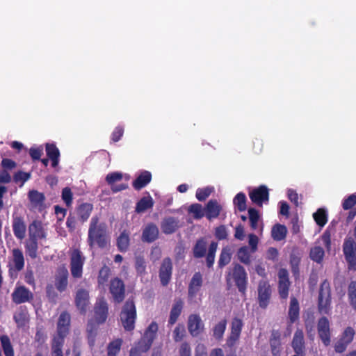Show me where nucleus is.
<instances>
[{
    "label": "nucleus",
    "mask_w": 356,
    "mask_h": 356,
    "mask_svg": "<svg viewBox=\"0 0 356 356\" xmlns=\"http://www.w3.org/2000/svg\"><path fill=\"white\" fill-rule=\"evenodd\" d=\"M108 242L106 234L104 225L99 223L98 218L93 217L91 219L90 226L88 231V243L91 248L97 245L100 248L105 247Z\"/></svg>",
    "instance_id": "f257e3e1"
},
{
    "label": "nucleus",
    "mask_w": 356,
    "mask_h": 356,
    "mask_svg": "<svg viewBox=\"0 0 356 356\" xmlns=\"http://www.w3.org/2000/svg\"><path fill=\"white\" fill-rule=\"evenodd\" d=\"M136 318V311L133 301L127 300L120 314V320L124 328L130 331L134 330Z\"/></svg>",
    "instance_id": "f03ea898"
},
{
    "label": "nucleus",
    "mask_w": 356,
    "mask_h": 356,
    "mask_svg": "<svg viewBox=\"0 0 356 356\" xmlns=\"http://www.w3.org/2000/svg\"><path fill=\"white\" fill-rule=\"evenodd\" d=\"M247 273L243 266L236 264L227 275V282L234 281L239 291L245 293L247 284Z\"/></svg>",
    "instance_id": "7ed1b4c3"
},
{
    "label": "nucleus",
    "mask_w": 356,
    "mask_h": 356,
    "mask_svg": "<svg viewBox=\"0 0 356 356\" xmlns=\"http://www.w3.org/2000/svg\"><path fill=\"white\" fill-rule=\"evenodd\" d=\"M343 253L348 264L349 269H356V243L352 238H348L343 243Z\"/></svg>",
    "instance_id": "20e7f679"
},
{
    "label": "nucleus",
    "mask_w": 356,
    "mask_h": 356,
    "mask_svg": "<svg viewBox=\"0 0 356 356\" xmlns=\"http://www.w3.org/2000/svg\"><path fill=\"white\" fill-rule=\"evenodd\" d=\"M330 291L328 284L323 283L321 286L319 298H318V309L321 314H328L330 310Z\"/></svg>",
    "instance_id": "39448f33"
},
{
    "label": "nucleus",
    "mask_w": 356,
    "mask_h": 356,
    "mask_svg": "<svg viewBox=\"0 0 356 356\" xmlns=\"http://www.w3.org/2000/svg\"><path fill=\"white\" fill-rule=\"evenodd\" d=\"M70 322V316L67 313L63 312L60 315L57 324V335L54 337L53 342L57 339L63 343V339L68 333Z\"/></svg>",
    "instance_id": "423d86ee"
},
{
    "label": "nucleus",
    "mask_w": 356,
    "mask_h": 356,
    "mask_svg": "<svg viewBox=\"0 0 356 356\" xmlns=\"http://www.w3.org/2000/svg\"><path fill=\"white\" fill-rule=\"evenodd\" d=\"M84 257L78 250H73L71 254V273L74 277H81L82 275Z\"/></svg>",
    "instance_id": "0eeeda50"
},
{
    "label": "nucleus",
    "mask_w": 356,
    "mask_h": 356,
    "mask_svg": "<svg viewBox=\"0 0 356 356\" xmlns=\"http://www.w3.org/2000/svg\"><path fill=\"white\" fill-rule=\"evenodd\" d=\"M188 330L193 337H197L204 329V323L199 315L191 314L188 318Z\"/></svg>",
    "instance_id": "6e6552de"
},
{
    "label": "nucleus",
    "mask_w": 356,
    "mask_h": 356,
    "mask_svg": "<svg viewBox=\"0 0 356 356\" xmlns=\"http://www.w3.org/2000/svg\"><path fill=\"white\" fill-rule=\"evenodd\" d=\"M12 227L15 236L19 240L24 239L26 232L24 218L22 216L13 215Z\"/></svg>",
    "instance_id": "1a4fd4ad"
},
{
    "label": "nucleus",
    "mask_w": 356,
    "mask_h": 356,
    "mask_svg": "<svg viewBox=\"0 0 356 356\" xmlns=\"http://www.w3.org/2000/svg\"><path fill=\"white\" fill-rule=\"evenodd\" d=\"M249 195L251 200L259 206L268 200V191L265 186H261L250 191Z\"/></svg>",
    "instance_id": "9d476101"
},
{
    "label": "nucleus",
    "mask_w": 356,
    "mask_h": 356,
    "mask_svg": "<svg viewBox=\"0 0 356 356\" xmlns=\"http://www.w3.org/2000/svg\"><path fill=\"white\" fill-rule=\"evenodd\" d=\"M12 297L14 302L21 304L31 300L33 293L26 287L18 286L15 289Z\"/></svg>",
    "instance_id": "9b49d317"
},
{
    "label": "nucleus",
    "mask_w": 356,
    "mask_h": 356,
    "mask_svg": "<svg viewBox=\"0 0 356 356\" xmlns=\"http://www.w3.org/2000/svg\"><path fill=\"white\" fill-rule=\"evenodd\" d=\"M158 325L155 323H152L145 332L143 339L139 342L143 346V351H147L151 346L153 340L155 338Z\"/></svg>",
    "instance_id": "f8f14e48"
},
{
    "label": "nucleus",
    "mask_w": 356,
    "mask_h": 356,
    "mask_svg": "<svg viewBox=\"0 0 356 356\" xmlns=\"http://www.w3.org/2000/svg\"><path fill=\"white\" fill-rule=\"evenodd\" d=\"M110 291L115 302H122L124 295V286L122 281L118 278L113 280L111 282Z\"/></svg>",
    "instance_id": "ddd939ff"
},
{
    "label": "nucleus",
    "mask_w": 356,
    "mask_h": 356,
    "mask_svg": "<svg viewBox=\"0 0 356 356\" xmlns=\"http://www.w3.org/2000/svg\"><path fill=\"white\" fill-rule=\"evenodd\" d=\"M318 332L324 345L328 346L330 343V323L326 318L323 317L319 320Z\"/></svg>",
    "instance_id": "4468645a"
},
{
    "label": "nucleus",
    "mask_w": 356,
    "mask_h": 356,
    "mask_svg": "<svg viewBox=\"0 0 356 356\" xmlns=\"http://www.w3.org/2000/svg\"><path fill=\"white\" fill-rule=\"evenodd\" d=\"M258 293L259 305L264 308L268 305L270 296V286L266 281L262 280L259 282Z\"/></svg>",
    "instance_id": "2eb2a0df"
},
{
    "label": "nucleus",
    "mask_w": 356,
    "mask_h": 356,
    "mask_svg": "<svg viewBox=\"0 0 356 356\" xmlns=\"http://www.w3.org/2000/svg\"><path fill=\"white\" fill-rule=\"evenodd\" d=\"M46 233L41 222L35 220L29 226V238L39 240L45 238Z\"/></svg>",
    "instance_id": "dca6fc26"
},
{
    "label": "nucleus",
    "mask_w": 356,
    "mask_h": 356,
    "mask_svg": "<svg viewBox=\"0 0 356 356\" xmlns=\"http://www.w3.org/2000/svg\"><path fill=\"white\" fill-rule=\"evenodd\" d=\"M279 292L282 298H286L288 296L289 282L288 273L285 269H280L278 273Z\"/></svg>",
    "instance_id": "f3484780"
},
{
    "label": "nucleus",
    "mask_w": 356,
    "mask_h": 356,
    "mask_svg": "<svg viewBox=\"0 0 356 356\" xmlns=\"http://www.w3.org/2000/svg\"><path fill=\"white\" fill-rule=\"evenodd\" d=\"M243 323L241 320L234 318L232 322L231 334L227 340V344L232 346L238 339Z\"/></svg>",
    "instance_id": "a211bd4d"
},
{
    "label": "nucleus",
    "mask_w": 356,
    "mask_h": 356,
    "mask_svg": "<svg viewBox=\"0 0 356 356\" xmlns=\"http://www.w3.org/2000/svg\"><path fill=\"white\" fill-rule=\"evenodd\" d=\"M76 307L81 312H86L89 304V294L86 290H78L75 297Z\"/></svg>",
    "instance_id": "6ab92c4d"
},
{
    "label": "nucleus",
    "mask_w": 356,
    "mask_h": 356,
    "mask_svg": "<svg viewBox=\"0 0 356 356\" xmlns=\"http://www.w3.org/2000/svg\"><path fill=\"white\" fill-rule=\"evenodd\" d=\"M292 347L297 355L303 356L305 343L302 330H297L292 341Z\"/></svg>",
    "instance_id": "aec40b11"
},
{
    "label": "nucleus",
    "mask_w": 356,
    "mask_h": 356,
    "mask_svg": "<svg viewBox=\"0 0 356 356\" xmlns=\"http://www.w3.org/2000/svg\"><path fill=\"white\" fill-rule=\"evenodd\" d=\"M172 263L169 259H165L160 269V279L163 285H166L171 277Z\"/></svg>",
    "instance_id": "412c9836"
},
{
    "label": "nucleus",
    "mask_w": 356,
    "mask_h": 356,
    "mask_svg": "<svg viewBox=\"0 0 356 356\" xmlns=\"http://www.w3.org/2000/svg\"><path fill=\"white\" fill-rule=\"evenodd\" d=\"M29 198L32 207L41 211L44 208V196L42 193L33 190L29 193Z\"/></svg>",
    "instance_id": "4be33fe9"
},
{
    "label": "nucleus",
    "mask_w": 356,
    "mask_h": 356,
    "mask_svg": "<svg viewBox=\"0 0 356 356\" xmlns=\"http://www.w3.org/2000/svg\"><path fill=\"white\" fill-rule=\"evenodd\" d=\"M95 317L98 323H104L107 316V306L103 299L99 300L95 307Z\"/></svg>",
    "instance_id": "5701e85b"
},
{
    "label": "nucleus",
    "mask_w": 356,
    "mask_h": 356,
    "mask_svg": "<svg viewBox=\"0 0 356 356\" xmlns=\"http://www.w3.org/2000/svg\"><path fill=\"white\" fill-rule=\"evenodd\" d=\"M158 234L159 229L157 227L153 224H149L143 230L142 238L144 241L152 242L157 238Z\"/></svg>",
    "instance_id": "b1692460"
},
{
    "label": "nucleus",
    "mask_w": 356,
    "mask_h": 356,
    "mask_svg": "<svg viewBox=\"0 0 356 356\" xmlns=\"http://www.w3.org/2000/svg\"><path fill=\"white\" fill-rule=\"evenodd\" d=\"M46 152L47 155L51 161V165L53 167H56L59 163L60 152L54 144H46Z\"/></svg>",
    "instance_id": "393cba45"
},
{
    "label": "nucleus",
    "mask_w": 356,
    "mask_h": 356,
    "mask_svg": "<svg viewBox=\"0 0 356 356\" xmlns=\"http://www.w3.org/2000/svg\"><path fill=\"white\" fill-rule=\"evenodd\" d=\"M151 179L152 175L149 172L143 171L134 181L133 186L136 189L139 190L145 186L151 181Z\"/></svg>",
    "instance_id": "a878e982"
},
{
    "label": "nucleus",
    "mask_w": 356,
    "mask_h": 356,
    "mask_svg": "<svg viewBox=\"0 0 356 356\" xmlns=\"http://www.w3.org/2000/svg\"><path fill=\"white\" fill-rule=\"evenodd\" d=\"M12 265L16 270H21L24 266V259L22 252L17 248L13 250Z\"/></svg>",
    "instance_id": "bb28decb"
},
{
    "label": "nucleus",
    "mask_w": 356,
    "mask_h": 356,
    "mask_svg": "<svg viewBox=\"0 0 356 356\" xmlns=\"http://www.w3.org/2000/svg\"><path fill=\"white\" fill-rule=\"evenodd\" d=\"M221 207L216 200H210L206 207L205 215L209 219L218 217Z\"/></svg>",
    "instance_id": "cd10ccee"
},
{
    "label": "nucleus",
    "mask_w": 356,
    "mask_h": 356,
    "mask_svg": "<svg viewBox=\"0 0 356 356\" xmlns=\"http://www.w3.org/2000/svg\"><path fill=\"white\" fill-rule=\"evenodd\" d=\"M202 275L199 273H195L193 275L189 286L190 297L192 298L196 296L202 286Z\"/></svg>",
    "instance_id": "c85d7f7f"
},
{
    "label": "nucleus",
    "mask_w": 356,
    "mask_h": 356,
    "mask_svg": "<svg viewBox=\"0 0 356 356\" xmlns=\"http://www.w3.org/2000/svg\"><path fill=\"white\" fill-rule=\"evenodd\" d=\"M177 227L178 221L172 217L164 219L161 223V229L165 234H172Z\"/></svg>",
    "instance_id": "c756f323"
},
{
    "label": "nucleus",
    "mask_w": 356,
    "mask_h": 356,
    "mask_svg": "<svg viewBox=\"0 0 356 356\" xmlns=\"http://www.w3.org/2000/svg\"><path fill=\"white\" fill-rule=\"evenodd\" d=\"M287 229L284 225L276 224L271 230V236L275 241H282L285 238Z\"/></svg>",
    "instance_id": "7c9ffc66"
},
{
    "label": "nucleus",
    "mask_w": 356,
    "mask_h": 356,
    "mask_svg": "<svg viewBox=\"0 0 356 356\" xmlns=\"http://www.w3.org/2000/svg\"><path fill=\"white\" fill-rule=\"evenodd\" d=\"M154 204L153 200L151 196L147 195L141 198L137 203L136 211L137 213H143L147 209L152 207Z\"/></svg>",
    "instance_id": "2f4dec72"
},
{
    "label": "nucleus",
    "mask_w": 356,
    "mask_h": 356,
    "mask_svg": "<svg viewBox=\"0 0 356 356\" xmlns=\"http://www.w3.org/2000/svg\"><path fill=\"white\" fill-rule=\"evenodd\" d=\"M14 318L19 327L24 326L29 320V315L26 309L22 307L19 308V309L16 312Z\"/></svg>",
    "instance_id": "473e14b6"
},
{
    "label": "nucleus",
    "mask_w": 356,
    "mask_h": 356,
    "mask_svg": "<svg viewBox=\"0 0 356 356\" xmlns=\"http://www.w3.org/2000/svg\"><path fill=\"white\" fill-rule=\"evenodd\" d=\"M183 307V302L181 300H178L175 302L170 312L169 323L174 324L177 320L180 315Z\"/></svg>",
    "instance_id": "72a5a7b5"
},
{
    "label": "nucleus",
    "mask_w": 356,
    "mask_h": 356,
    "mask_svg": "<svg viewBox=\"0 0 356 356\" xmlns=\"http://www.w3.org/2000/svg\"><path fill=\"white\" fill-rule=\"evenodd\" d=\"M289 316L291 323L295 322L299 317V305L296 298L291 300Z\"/></svg>",
    "instance_id": "f704fd0d"
},
{
    "label": "nucleus",
    "mask_w": 356,
    "mask_h": 356,
    "mask_svg": "<svg viewBox=\"0 0 356 356\" xmlns=\"http://www.w3.org/2000/svg\"><path fill=\"white\" fill-rule=\"evenodd\" d=\"M313 218L321 227H323L327 221V213L324 209H318L316 212L313 213Z\"/></svg>",
    "instance_id": "c9c22d12"
},
{
    "label": "nucleus",
    "mask_w": 356,
    "mask_h": 356,
    "mask_svg": "<svg viewBox=\"0 0 356 356\" xmlns=\"http://www.w3.org/2000/svg\"><path fill=\"white\" fill-rule=\"evenodd\" d=\"M26 254L31 258L37 257L38 242L36 240L29 238L25 243Z\"/></svg>",
    "instance_id": "e433bc0d"
},
{
    "label": "nucleus",
    "mask_w": 356,
    "mask_h": 356,
    "mask_svg": "<svg viewBox=\"0 0 356 356\" xmlns=\"http://www.w3.org/2000/svg\"><path fill=\"white\" fill-rule=\"evenodd\" d=\"M67 284V271L63 270L59 276L57 277L56 280V286L60 291H63L65 289Z\"/></svg>",
    "instance_id": "4c0bfd02"
},
{
    "label": "nucleus",
    "mask_w": 356,
    "mask_h": 356,
    "mask_svg": "<svg viewBox=\"0 0 356 356\" xmlns=\"http://www.w3.org/2000/svg\"><path fill=\"white\" fill-rule=\"evenodd\" d=\"M122 341L117 339L111 341L108 346V356H117L120 350Z\"/></svg>",
    "instance_id": "58836bf2"
},
{
    "label": "nucleus",
    "mask_w": 356,
    "mask_h": 356,
    "mask_svg": "<svg viewBox=\"0 0 356 356\" xmlns=\"http://www.w3.org/2000/svg\"><path fill=\"white\" fill-rule=\"evenodd\" d=\"M323 257L324 250L321 247L316 245L311 249L310 257L313 261L320 263L323 260Z\"/></svg>",
    "instance_id": "ea45409f"
},
{
    "label": "nucleus",
    "mask_w": 356,
    "mask_h": 356,
    "mask_svg": "<svg viewBox=\"0 0 356 356\" xmlns=\"http://www.w3.org/2000/svg\"><path fill=\"white\" fill-rule=\"evenodd\" d=\"M117 244L120 251H126L129 245V235L126 232H122L118 238Z\"/></svg>",
    "instance_id": "a19ab883"
},
{
    "label": "nucleus",
    "mask_w": 356,
    "mask_h": 356,
    "mask_svg": "<svg viewBox=\"0 0 356 356\" xmlns=\"http://www.w3.org/2000/svg\"><path fill=\"white\" fill-rule=\"evenodd\" d=\"M348 295L350 305L356 311V282L350 283Z\"/></svg>",
    "instance_id": "79ce46f5"
},
{
    "label": "nucleus",
    "mask_w": 356,
    "mask_h": 356,
    "mask_svg": "<svg viewBox=\"0 0 356 356\" xmlns=\"http://www.w3.org/2000/svg\"><path fill=\"white\" fill-rule=\"evenodd\" d=\"M188 211L190 213L193 215V216L195 219H200L202 218L205 214L204 210L203 209L202 207L199 204H194L191 205L188 207Z\"/></svg>",
    "instance_id": "37998d69"
},
{
    "label": "nucleus",
    "mask_w": 356,
    "mask_h": 356,
    "mask_svg": "<svg viewBox=\"0 0 356 356\" xmlns=\"http://www.w3.org/2000/svg\"><path fill=\"white\" fill-rule=\"evenodd\" d=\"M249 218L251 227L253 229H257L259 227V222L260 220V215L258 211L254 209H250L248 210Z\"/></svg>",
    "instance_id": "c03bdc74"
},
{
    "label": "nucleus",
    "mask_w": 356,
    "mask_h": 356,
    "mask_svg": "<svg viewBox=\"0 0 356 356\" xmlns=\"http://www.w3.org/2000/svg\"><path fill=\"white\" fill-rule=\"evenodd\" d=\"M238 259L245 264H250V253L247 247L241 248L237 253Z\"/></svg>",
    "instance_id": "a18cd8bd"
},
{
    "label": "nucleus",
    "mask_w": 356,
    "mask_h": 356,
    "mask_svg": "<svg viewBox=\"0 0 356 356\" xmlns=\"http://www.w3.org/2000/svg\"><path fill=\"white\" fill-rule=\"evenodd\" d=\"M30 177L31 173L18 171L14 175L13 180L16 184H19V186H22Z\"/></svg>",
    "instance_id": "49530a36"
},
{
    "label": "nucleus",
    "mask_w": 356,
    "mask_h": 356,
    "mask_svg": "<svg viewBox=\"0 0 356 356\" xmlns=\"http://www.w3.org/2000/svg\"><path fill=\"white\" fill-rule=\"evenodd\" d=\"M1 342L6 356H14L13 349L7 336L1 337Z\"/></svg>",
    "instance_id": "de8ad7c7"
},
{
    "label": "nucleus",
    "mask_w": 356,
    "mask_h": 356,
    "mask_svg": "<svg viewBox=\"0 0 356 356\" xmlns=\"http://www.w3.org/2000/svg\"><path fill=\"white\" fill-rule=\"evenodd\" d=\"M207 244L204 240L198 241L193 250L194 255L195 257H202L206 251Z\"/></svg>",
    "instance_id": "09e8293b"
},
{
    "label": "nucleus",
    "mask_w": 356,
    "mask_h": 356,
    "mask_svg": "<svg viewBox=\"0 0 356 356\" xmlns=\"http://www.w3.org/2000/svg\"><path fill=\"white\" fill-rule=\"evenodd\" d=\"M231 255L232 252L229 248H223L220 256L219 265L220 266L227 265L231 260Z\"/></svg>",
    "instance_id": "8fccbe9b"
},
{
    "label": "nucleus",
    "mask_w": 356,
    "mask_h": 356,
    "mask_svg": "<svg viewBox=\"0 0 356 356\" xmlns=\"http://www.w3.org/2000/svg\"><path fill=\"white\" fill-rule=\"evenodd\" d=\"M246 197L244 193H238L234 199V204L238 207L240 211H245L246 209L245 204Z\"/></svg>",
    "instance_id": "3c124183"
},
{
    "label": "nucleus",
    "mask_w": 356,
    "mask_h": 356,
    "mask_svg": "<svg viewBox=\"0 0 356 356\" xmlns=\"http://www.w3.org/2000/svg\"><path fill=\"white\" fill-rule=\"evenodd\" d=\"M218 244L216 242H212L209 246V252L207 257V263L209 267H211L215 259V253L216 252Z\"/></svg>",
    "instance_id": "603ef678"
},
{
    "label": "nucleus",
    "mask_w": 356,
    "mask_h": 356,
    "mask_svg": "<svg viewBox=\"0 0 356 356\" xmlns=\"http://www.w3.org/2000/svg\"><path fill=\"white\" fill-rule=\"evenodd\" d=\"M226 329V321L222 320L218 322L213 328V336L216 339H220Z\"/></svg>",
    "instance_id": "864d4df0"
},
{
    "label": "nucleus",
    "mask_w": 356,
    "mask_h": 356,
    "mask_svg": "<svg viewBox=\"0 0 356 356\" xmlns=\"http://www.w3.org/2000/svg\"><path fill=\"white\" fill-rule=\"evenodd\" d=\"M186 334V330L184 325L179 324L174 330L172 336L175 341H181Z\"/></svg>",
    "instance_id": "5fc2aeb1"
},
{
    "label": "nucleus",
    "mask_w": 356,
    "mask_h": 356,
    "mask_svg": "<svg viewBox=\"0 0 356 356\" xmlns=\"http://www.w3.org/2000/svg\"><path fill=\"white\" fill-rule=\"evenodd\" d=\"M213 190V187H205L204 188H199L196 192V197L198 200L202 201L204 200L209 195L212 193Z\"/></svg>",
    "instance_id": "6e6d98bb"
},
{
    "label": "nucleus",
    "mask_w": 356,
    "mask_h": 356,
    "mask_svg": "<svg viewBox=\"0 0 356 356\" xmlns=\"http://www.w3.org/2000/svg\"><path fill=\"white\" fill-rule=\"evenodd\" d=\"M123 174L119 172H114L107 175L106 180L108 184L113 185L122 179Z\"/></svg>",
    "instance_id": "4d7b16f0"
},
{
    "label": "nucleus",
    "mask_w": 356,
    "mask_h": 356,
    "mask_svg": "<svg viewBox=\"0 0 356 356\" xmlns=\"http://www.w3.org/2000/svg\"><path fill=\"white\" fill-rule=\"evenodd\" d=\"M72 193L70 188L66 187L63 189L62 199L67 207L70 206L72 202Z\"/></svg>",
    "instance_id": "13d9d810"
},
{
    "label": "nucleus",
    "mask_w": 356,
    "mask_h": 356,
    "mask_svg": "<svg viewBox=\"0 0 356 356\" xmlns=\"http://www.w3.org/2000/svg\"><path fill=\"white\" fill-rule=\"evenodd\" d=\"M354 334L355 332L353 328L347 327L344 330L341 340L348 345L349 343L352 341Z\"/></svg>",
    "instance_id": "bf43d9fd"
},
{
    "label": "nucleus",
    "mask_w": 356,
    "mask_h": 356,
    "mask_svg": "<svg viewBox=\"0 0 356 356\" xmlns=\"http://www.w3.org/2000/svg\"><path fill=\"white\" fill-rule=\"evenodd\" d=\"M92 206L88 204H83L79 209V213L83 220H86L89 217L92 211Z\"/></svg>",
    "instance_id": "052dcab7"
},
{
    "label": "nucleus",
    "mask_w": 356,
    "mask_h": 356,
    "mask_svg": "<svg viewBox=\"0 0 356 356\" xmlns=\"http://www.w3.org/2000/svg\"><path fill=\"white\" fill-rule=\"evenodd\" d=\"M320 243L323 245H324L327 250L330 249L331 247V235L330 233L327 231H325L322 236L321 237V239L319 241Z\"/></svg>",
    "instance_id": "680f3d73"
},
{
    "label": "nucleus",
    "mask_w": 356,
    "mask_h": 356,
    "mask_svg": "<svg viewBox=\"0 0 356 356\" xmlns=\"http://www.w3.org/2000/svg\"><path fill=\"white\" fill-rule=\"evenodd\" d=\"M62 341L55 340L52 343V356H63Z\"/></svg>",
    "instance_id": "e2e57ef3"
},
{
    "label": "nucleus",
    "mask_w": 356,
    "mask_h": 356,
    "mask_svg": "<svg viewBox=\"0 0 356 356\" xmlns=\"http://www.w3.org/2000/svg\"><path fill=\"white\" fill-rule=\"evenodd\" d=\"M109 273L110 270L107 267H104L100 270L98 277V282L99 284H104L106 282L109 276Z\"/></svg>",
    "instance_id": "0e129e2a"
},
{
    "label": "nucleus",
    "mask_w": 356,
    "mask_h": 356,
    "mask_svg": "<svg viewBox=\"0 0 356 356\" xmlns=\"http://www.w3.org/2000/svg\"><path fill=\"white\" fill-rule=\"evenodd\" d=\"M248 239L249 245L251 248V252H254L257 250L259 238L256 235L250 234L248 235Z\"/></svg>",
    "instance_id": "69168bd1"
},
{
    "label": "nucleus",
    "mask_w": 356,
    "mask_h": 356,
    "mask_svg": "<svg viewBox=\"0 0 356 356\" xmlns=\"http://www.w3.org/2000/svg\"><path fill=\"white\" fill-rule=\"evenodd\" d=\"M124 134V128L121 126H118L115 128L112 133L111 139L114 142H118L120 140Z\"/></svg>",
    "instance_id": "338daca9"
},
{
    "label": "nucleus",
    "mask_w": 356,
    "mask_h": 356,
    "mask_svg": "<svg viewBox=\"0 0 356 356\" xmlns=\"http://www.w3.org/2000/svg\"><path fill=\"white\" fill-rule=\"evenodd\" d=\"M356 204V195H351L347 199H346L343 204L344 209H349L352 208Z\"/></svg>",
    "instance_id": "774afa93"
}]
</instances>
